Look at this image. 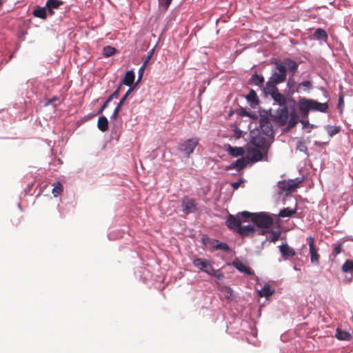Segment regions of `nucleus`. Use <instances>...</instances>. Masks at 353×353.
Segmentation results:
<instances>
[{
  "mask_svg": "<svg viewBox=\"0 0 353 353\" xmlns=\"http://www.w3.org/2000/svg\"><path fill=\"white\" fill-rule=\"evenodd\" d=\"M274 68L272 75L266 83V86L276 85L286 81L287 72L294 74L298 69V64L291 59H285L283 61L276 59L272 61Z\"/></svg>",
  "mask_w": 353,
  "mask_h": 353,
  "instance_id": "1",
  "label": "nucleus"
},
{
  "mask_svg": "<svg viewBox=\"0 0 353 353\" xmlns=\"http://www.w3.org/2000/svg\"><path fill=\"white\" fill-rule=\"evenodd\" d=\"M288 105L279 108L274 116V121L281 126L285 125L288 121V128H293L297 123L299 117L296 113V101L291 99Z\"/></svg>",
  "mask_w": 353,
  "mask_h": 353,
  "instance_id": "2",
  "label": "nucleus"
},
{
  "mask_svg": "<svg viewBox=\"0 0 353 353\" xmlns=\"http://www.w3.org/2000/svg\"><path fill=\"white\" fill-rule=\"evenodd\" d=\"M299 110L303 115H307L310 110L325 112L328 109L326 103H319L312 99L301 98L299 103Z\"/></svg>",
  "mask_w": 353,
  "mask_h": 353,
  "instance_id": "3",
  "label": "nucleus"
},
{
  "mask_svg": "<svg viewBox=\"0 0 353 353\" xmlns=\"http://www.w3.org/2000/svg\"><path fill=\"white\" fill-rule=\"evenodd\" d=\"M268 93L272 97L275 103L280 106H285L290 104L289 101L292 99H287L283 94H281L276 85L266 86Z\"/></svg>",
  "mask_w": 353,
  "mask_h": 353,
  "instance_id": "4",
  "label": "nucleus"
},
{
  "mask_svg": "<svg viewBox=\"0 0 353 353\" xmlns=\"http://www.w3.org/2000/svg\"><path fill=\"white\" fill-rule=\"evenodd\" d=\"M198 144L199 139L197 138L189 139L180 143L178 146V150L180 152L183 154L185 157H189Z\"/></svg>",
  "mask_w": 353,
  "mask_h": 353,
  "instance_id": "5",
  "label": "nucleus"
},
{
  "mask_svg": "<svg viewBox=\"0 0 353 353\" xmlns=\"http://www.w3.org/2000/svg\"><path fill=\"white\" fill-rule=\"evenodd\" d=\"M252 222L261 228H268L273 223L272 218L265 212L254 213Z\"/></svg>",
  "mask_w": 353,
  "mask_h": 353,
  "instance_id": "6",
  "label": "nucleus"
},
{
  "mask_svg": "<svg viewBox=\"0 0 353 353\" xmlns=\"http://www.w3.org/2000/svg\"><path fill=\"white\" fill-rule=\"evenodd\" d=\"M306 241L309 245V252L311 262L315 265H319L320 255L318 252L319 249L315 245L314 238L310 236L307 237Z\"/></svg>",
  "mask_w": 353,
  "mask_h": 353,
  "instance_id": "7",
  "label": "nucleus"
},
{
  "mask_svg": "<svg viewBox=\"0 0 353 353\" xmlns=\"http://www.w3.org/2000/svg\"><path fill=\"white\" fill-rule=\"evenodd\" d=\"M301 182L302 180L299 179L283 180L279 182V188L282 191L292 192L299 187Z\"/></svg>",
  "mask_w": 353,
  "mask_h": 353,
  "instance_id": "8",
  "label": "nucleus"
},
{
  "mask_svg": "<svg viewBox=\"0 0 353 353\" xmlns=\"http://www.w3.org/2000/svg\"><path fill=\"white\" fill-rule=\"evenodd\" d=\"M250 143L255 148H260L265 153L269 148V144L267 139L262 134H259L257 136L253 137L250 141Z\"/></svg>",
  "mask_w": 353,
  "mask_h": 353,
  "instance_id": "9",
  "label": "nucleus"
},
{
  "mask_svg": "<svg viewBox=\"0 0 353 353\" xmlns=\"http://www.w3.org/2000/svg\"><path fill=\"white\" fill-rule=\"evenodd\" d=\"M192 263L195 267L198 268L200 270L208 273V274H210V273H214V268L209 261L201 258H197L194 259Z\"/></svg>",
  "mask_w": 353,
  "mask_h": 353,
  "instance_id": "10",
  "label": "nucleus"
},
{
  "mask_svg": "<svg viewBox=\"0 0 353 353\" xmlns=\"http://www.w3.org/2000/svg\"><path fill=\"white\" fill-rule=\"evenodd\" d=\"M260 128L263 134L268 137H273L274 136V130L272 128V125L270 120L265 117H262L260 119Z\"/></svg>",
  "mask_w": 353,
  "mask_h": 353,
  "instance_id": "11",
  "label": "nucleus"
},
{
  "mask_svg": "<svg viewBox=\"0 0 353 353\" xmlns=\"http://www.w3.org/2000/svg\"><path fill=\"white\" fill-rule=\"evenodd\" d=\"M181 206L185 214H188L189 213L194 212L196 210L195 200L185 197L182 200Z\"/></svg>",
  "mask_w": 353,
  "mask_h": 353,
  "instance_id": "12",
  "label": "nucleus"
},
{
  "mask_svg": "<svg viewBox=\"0 0 353 353\" xmlns=\"http://www.w3.org/2000/svg\"><path fill=\"white\" fill-rule=\"evenodd\" d=\"M263 153L265 152L258 148L249 147L248 148V154L250 159L254 162L262 160Z\"/></svg>",
  "mask_w": 353,
  "mask_h": 353,
  "instance_id": "13",
  "label": "nucleus"
},
{
  "mask_svg": "<svg viewBox=\"0 0 353 353\" xmlns=\"http://www.w3.org/2000/svg\"><path fill=\"white\" fill-rule=\"evenodd\" d=\"M279 248L284 260H287L289 257L294 256L296 255L295 250L292 248L290 247L286 243H282L279 245Z\"/></svg>",
  "mask_w": 353,
  "mask_h": 353,
  "instance_id": "14",
  "label": "nucleus"
},
{
  "mask_svg": "<svg viewBox=\"0 0 353 353\" xmlns=\"http://www.w3.org/2000/svg\"><path fill=\"white\" fill-rule=\"evenodd\" d=\"M241 220L239 217V215L236 216L234 215H229L226 221V225L231 230H236V232L240 228L241 224Z\"/></svg>",
  "mask_w": 353,
  "mask_h": 353,
  "instance_id": "15",
  "label": "nucleus"
},
{
  "mask_svg": "<svg viewBox=\"0 0 353 353\" xmlns=\"http://www.w3.org/2000/svg\"><path fill=\"white\" fill-rule=\"evenodd\" d=\"M232 265L241 272L245 273L248 275L254 274L253 270H252L250 267L238 259H236L232 262Z\"/></svg>",
  "mask_w": 353,
  "mask_h": 353,
  "instance_id": "16",
  "label": "nucleus"
},
{
  "mask_svg": "<svg viewBox=\"0 0 353 353\" xmlns=\"http://www.w3.org/2000/svg\"><path fill=\"white\" fill-rule=\"evenodd\" d=\"M132 91V88H130L125 94L123 96V97L120 99L119 103L117 104V107L114 108V110L113 112V114L110 117V119L112 120H116L117 119L119 112L121 110L122 105L125 103V100L128 97L129 94Z\"/></svg>",
  "mask_w": 353,
  "mask_h": 353,
  "instance_id": "17",
  "label": "nucleus"
},
{
  "mask_svg": "<svg viewBox=\"0 0 353 353\" xmlns=\"http://www.w3.org/2000/svg\"><path fill=\"white\" fill-rule=\"evenodd\" d=\"M237 232L242 236L245 237L252 235L255 232V228L252 225H248L245 226H240Z\"/></svg>",
  "mask_w": 353,
  "mask_h": 353,
  "instance_id": "18",
  "label": "nucleus"
},
{
  "mask_svg": "<svg viewBox=\"0 0 353 353\" xmlns=\"http://www.w3.org/2000/svg\"><path fill=\"white\" fill-rule=\"evenodd\" d=\"M121 88V85H119V86L112 93V94L109 96V97L107 99V100L104 102V103L102 105V106L98 111V114H101L103 111L108 106L109 103L114 99L118 97Z\"/></svg>",
  "mask_w": 353,
  "mask_h": 353,
  "instance_id": "19",
  "label": "nucleus"
},
{
  "mask_svg": "<svg viewBox=\"0 0 353 353\" xmlns=\"http://www.w3.org/2000/svg\"><path fill=\"white\" fill-rule=\"evenodd\" d=\"M63 4V1L60 0H48L46 2V8H48L50 15L54 14V9H58L60 6Z\"/></svg>",
  "mask_w": 353,
  "mask_h": 353,
  "instance_id": "20",
  "label": "nucleus"
},
{
  "mask_svg": "<svg viewBox=\"0 0 353 353\" xmlns=\"http://www.w3.org/2000/svg\"><path fill=\"white\" fill-rule=\"evenodd\" d=\"M135 78L134 72L132 70H128L126 72L124 78L122 80V83L120 85H125L128 86H130L134 83Z\"/></svg>",
  "mask_w": 353,
  "mask_h": 353,
  "instance_id": "21",
  "label": "nucleus"
},
{
  "mask_svg": "<svg viewBox=\"0 0 353 353\" xmlns=\"http://www.w3.org/2000/svg\"><path fill=\"white\" fill-rule=\"evenodd\" d=\"M210 245L215 250H221L227 252L230 251V248L226 243H220L219 241L215 239L211 241Z\"/></svg>",
  "mask_w": 353,
  "mask_h": 353,
  "instance_id": "22",
  "label": "nucleus"
},
{
  "mask_svg": "<svg viewBox=\"0 0 353 353\" xmlns=\"http://www.w3.org/2000/svg\"><path fill=\"white\" fill-rule=\"evenodd\" d=\"M246 99L248 101V102H250V105L252 107H255L259 103V100L257 97V94H256V92L253 90H251L250 91L249 94L246 97Z\"/></svg>",
  "mask_w": 353,
  "mask_h": 353,
  "instance_id": "23",
  "label": "nucleus"
},
{
  "mask_svg": "<svg viewBox=\"0 0 353 353\" xmlns=\"http://www.w3.org/2000/svg\"><path fill=\"white\" fill-rule=\"evenodd\" d=\"M97 127L102 132H105L108 130V121L105 116L99 117L97 122Z\"/></svg>",
  "mask_w": 353,
  "mask_h": 353,
  "instance_id": "24",
  "label": "nucleus"
},
{
  "mask_svg": "<svg viewBox=\"0 0 353 353\" xmlns=\"http://www.w3.org/2000/svg\"><path fill=\"white\" fill-rule=\"evenodd\" d=\"M227 151L230 155L235 157L242 156L244 154V150L242 148L232 147L230 145H228Z\"/></svg>",
  "mask_w": 353,
  "mask_h": 353,
  "instance_id": "25",
  "label": "nucleus"
},
{
  "mask_svg": "<svg viewBox=\"0 0 353 353\" xmlns=\"http://www.w3.org/2000/svg\"><path fill=\"white\" fill-rule=\"evenodd\" d=\"M248 161L243 157L237 159L234 163L232 164L230 168H235L237 170H241L247 165Z\"/></svg>",
  "mask_w": 353,
  "mask_h": 353,
  "instance_id": "26",
  "label": "nucleus"
},
{
  "mask_svg": "<svg viewBox=\"0 0 353 353\" xmlns=\"http://www.w3.org/2000/svg\"><path fill=\"white\" fill-rule=\"evenodd\" d=\"M296 212V209H291L290 208H285L281 210L279 216L281 217H290Z\"/></svg>",
  "mask_w": 353,
  "mask_h": 353,
  "instance_id": "27",
  "label": "nucleus"
},
{
  "mask_svg": "<svg viewBox=\"0 0 353 353\" xmlns=\"http://www.w3.org/2000/svg\"><path fill=\"white\" fill-rule=\"evenodd\" d=\"M336 337L339 340H350L351 338V335L349 332L346 331L337 329Z\"/></svg>",
  "mask_w": 353,
  "mask_h": 353,
  "instance_id": "28",
  "label": "nucleus"
},
{
  "mask_svg": "<svg viewBox=\"0 0 353 353\" xmlns=\"http://www.w3.org/2000/svg\"><path fill=\"white\" fill-rule=\"evenodd\" d=\"M250 81L256 85L262 86L264 83V78L263 76H260L256 73H254L252 75Z\"/></svg>",
  "mask_w": 353,
  "mask_h": 353,
  "instance_id": "29",
  "label": "nucleus"
},
{
  "mask_svg": "<svg viewBox=\"0 0 353 353\" xmlns=\"http://www.w3.org/2000/svg\"><path fill=\"white\" fill-rule=\"evenodd\" d=\"M314 36L316 39H319V40L325 41L327 39V34L326 32L321 28H318L314 32Z\"/></svg>",
  "mask_w": 353,
  "mask_h": 353,
  "instance_id": "30",
  "label": "nucleus"
},
{
  "mask_svg": "<svg viewBox=\"0 0 353 353\" xmlns=\"http://www.w3.org/2000/svg\"><path fill=\"white\" fill-rule=\"evenodd\" d=\"M33 14L37 17L45 19L47 17L46 8H39L37 9H35L33 12Z\"/></svg>",
  "mask_w": 353,
  "mask_h": 353,
  "instance_id": "31",
  "label": "nucleus"
},
{
  "mask_svg": "<svg viewBox=\"0 0 353 353\" xmlns=\"http://www.w3.org/2000/svg\"><path fill=\"white\" fill-rule=\"evenodd\" d=\"M116 48L110 46H105L103 49V54L105 57H110L113 56L116 53Z\"/></svg>",
  "mask_w": 353,
  "mask_h": 353,
  "instance_id": "32",
  "label": "nucleus"
},
{
  "mask_svg": "<svg viewBox=\"0 0 353 353\" xmlns=\"http://www.w3.org/2000/svg\"><path fill=\"white\" fill-rule=\"evenodd\" d=\"M274 293V290L271 289V288L265 285L264 287L260 290L259 295L260 296H265L268 297L271 296Z\"/></svg>",
  "mask_w": 353,
  "mask_h": 353,
  "instance_id": "33",
  "label": "nucleus"
},
{
  "mask_svg": "<svg viewBox=\"0 0 353 353\" xmlns=\"http://www.w3.org/2000/svg\"><path fill=\"white\" fill-rule=\"evenodd\" d=\"M63 191V185L60 182L53 183L52 194L54 196L59 195Z\"/></svg>",
  "mask_w": 353,
  "mask_h": 353,
  "instance_id": "34",
  "label": "nucleus"
},
{
  "mask_svg": "<svg viewBox=\"0 0 353 353\" xmlns=\"http://www.w3.org/2000/svg\"><path fill=\"white\" fill-rule=\"evenodd\" d=\"M342 270L344 272H353V261L347 260L342 265Z\"/></svg>",
  "mask_w": 353,
  "mask_h": 353,
  "instance_id": "35",
  "label": "nucleus"
},
{
  "mask_svg": "<svg viewBox=\"0 0 353 353\" xmlns=\"http://www.w3.org/2000/svg\"><path fill=\"white\" fill-rule=\"evenodd\" d=\"M221 291L223 293L226 299H230L232 296V290L228 286H223L221 288Z\"/></svg>",
  "mask_w": 353,
  "mask_h": 353,
  "instance_id": "36",
  "label": "nucleus"
},
{
  "mask_svg": "<svg viewBox=\"0 0 353 353\" xmlns=\"http://www.w3.org/2000/svg\"><path fill=\"white\" fill-rule=\"evenodd\" d=\"M333 251L332 255L335 257L341 252L342 246L341 243H335L332 245Z\"/></svg>",
  "mask_w": 353,
  "mask_h": 353,
  "instance_id": "37",
  "label": "nucleus"
},
{
  "mask_svg": "<svg viewBox=\"0 0 353 353\" xmlns=\"http://www.w3.org/2000/svg\"><path fill=\"white\" fill-rule=\"evenodd\" d=\"M254 213L249 212L248 211H243L241 212L239 215L241 216L243 219V221H247L248 219L251 218V220L252 221V217H254Z\"/></svg>",
  "mask_w": 353,
  "mask_h": 353,
  "instance_id": "38",
  "label": "nucleus"
},
{
  "mask_svg": "<svg viewBox=\"0 0 353 353\" xmlns=\"http://www.w3.org/2000/svg\"><path fill=\"white\" fill-rule=\"evenodd\" d=\"M339 127L330 126L327 128V132L330 136L332 137L336 134H338L340 131Z\"/></svg>",
  "mask_w": 353,
  "mask_h": 353,
  "instance_id": "39",
  "label": "nucleus"
},
{
  "mask_svg": "<svg viewBox=\"0 0 353 353\" xmlns=\"http://www.w3.org/2000/svg\"><path fill=\"white\" fill-rule=\"evenodd\" d=\"M296 149L299 150L300 152H303L306 153L307 150V148L305 145V143L303 141L298 142L296 145Z\"/></svg>",
  "mask_w": 353,
  "mask_h": 353,
  "instance_id": "40",
  "label": "nucleus"
},
{
  "mask_svg": "<svg viewBox=\"0 0 353 353\" xmlns=\"http://www.w3.org/2000/svg\"><path fill=\"white\" fill-rule=\"evenodd\" d=\"M153 53H154V49H152L151 50H150L148 54H147V56L145 57V59L143 62V67H145L147 65V64L148 63L149 61L150 60V59L153 56Z\"/></svg>",
  "mask_w": 353,
  "mask_h": 353,
  "instance_id": "41",
  "label": "nucleus"
},
{
  "mask_svg": "<svg viewBox=\"0 0 353 353\" xmlns=\"http://www.w3.org/2000/svg\"><path fill=\"white\" fill-rule=\"evenodd\" d=\"M279 237H280V233L279 232H272V235L271 241L274 243V242H276V241L279 240Z\"/></svg>",
  "mask_w": 353,
  "mask_h": 353,
  "instance_id": "42",
  "label": "nucleus"
},
{
  "mask_svg": "<svg viewBox=\"0 0 353 353\" xmlns=\"http://www.w3.org/2000/svg\"><path fill=\"white\" fill-rule=\"evenodd\" d=\"M210 275L214 276L218 279H221L223 278V274L222 273L218 272L216 270L214 269V273H210Z\"/></svg>",
  "mask_w": 353,
  "mask_h": 353,
  "instance_id": "43",
  "label": "nucleus"
},
{
  "mask_svg": "<svg viewBox=\"0 0 353 353\" xmlns=\"http://www.w3.org/2000/svg\"><path fill=\"white\" fill-rule=\"evenodd\" d=\"M172 0H165L162 2L161 6L164 8V10H167L170 5Z\"/></svg>",
  "mask_w": 353,
  "mask_h": 353,
  "instance_id": "44",
  "label": "nucleus"
},
{
  "mask_svg": "<svg viewBox=\"0 0 353 353\" xmlns=\"http://www.w3.org/2000/svg\"><path fill=\"white\" fill-rule=\"evenodd\" d=\"M241 183H242V181L234 182L232 183V186L234 190H236L241 186Z\"/></svg>",
  "mask_w": 353,
  "mask_h": 353,
  "instance_id": "45",
  "label": "nucleus"
},
{
  "mask_svg": "<svg viewBox=\"0 0 353 353\" xmlns=\"http://www.w3.org/2000/svg\"><path fill=\"white\" fill-rule=\"evenodd\" d=\"M301 85L309 88L311 87V83L309 81H305L300 83V86Z\"/></svg>",
  "mask_w": 353,
  "mask_h": 353,
  "instance_id": "46",
  "label": "nucleus"
},
{
  "mask_svg": "<svg viewBox=\"0 0 353 353\" xmlns=\"http://www.w3.org/2000/svg\"><path fill=\"white\" fill-rule=\"evenodd\" d=\"M145 68V67H143V64L142 66L139 68V80L138 81H139L141 79Z\"/></svg>",
  "mask_w": 353,
  "mask_h": 353,
  "instance_id": "47",
  "label": "nucleus"
},
{
  "mask_svg": "<svg viewBox=\"0 0 353 353\" xmlns=\"http://www.w3.org/2000/svg\"><path fill=\"white\" fill-rule=\"evenodd\" d=\"M344 105V101L343 96H340L339 99L338 105L340 108H342Z\"/></svg>",
  "mask_w": 353,
  "mask_h": 353,
  "instance_id": "48",
  "label": "nucleus"
},
{
  "mask_svg": "<svg viewBox=\"0 0 353 353\" xmlns=\"http://www.w3.org/2000/svg\"><path fill=\"white\" fill-rule=\"evenodd\" d=\"M57 99V97H54L52 99H49L48 102L46 103V105L52 104L54 101H55Z\"/></svg>",
  "mask_w": 353,
  "mask_h": 353,
  "instance_id": "49",
  "label": "nucleus"
},
{
  "mask_svg": "<svg viewBox=\"0 0 353 353\" xmlns=\"http://www.w3.org/2000/svg\"><path fill=\"white\" fill-rule=\"evenodd\" d=\"M3 3V0H0V8L2 6Z\"/></svg>",
  "mask_w": 353,
  "mask_h": 353,
  "instance_id": "50",
  "label": "nucleus"
},
{
  "mask_svg": "<svg viewBox=\"0 0 353 353\" xmlns=\"http://www.w3.org/2000/svg\"><path fill=\"white\" fill-rule=\"evenodd\" d=\"M243 115H245V116H248V114H247V113H243Z\"/></svg>",
  "mask_w": 353,
  "mask_h": 353,
  "instance_id": "51",
  "label": "nucleus"
}]
</instances>
